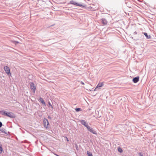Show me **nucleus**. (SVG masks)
<instances>
[{
  "label": "nucleus",
  "mask_w": 156,
  "mask_h": 156,
  "mask_svg": "<svg viewBox=\"0 0 156 156\" xmlns=\"http://www.w3.org/2000/svg\"><path fill=\"white\" fill-rule=\"evenodd\" d=\"M92 128L91 127L89 126L87 128V129L89 131V130H90Z\"/></svg>",
  "instance_id": "obj_19"
},
{
  "label": "nucleus",
  "mask_w": 156,
  "mask_h": 156,
  "mask_svg": "<svg viewBox=\"0 0 156 156\" xmlns=\"http://www.w3.org/2000/svg\"><path fill=\"white\" fill-rule=\"evenodd\" d=\"M134 34H137V32L136 31H135V32H134Z\"/></svg>",
  "instance_id": "obj_24"
},
{
  "label": "nucleus",
  "mask_w": 156,
  "mask_h": 156,
  "mask_svg": "<svg viewBox=\"0 0 156 156\" xmlns=\"http://www.w3.org/2000/svg\"><path fill=\"white\" fill-rule=\"evenodd\" d=\"M118 151L120 152H122L123 151L122 149L120 147H118Z\"/></svg>",
  "instance_id": "obj_16"
},
{
  "label": "nucleus",
  "mask_w": 156,
  "mask_h": 156,
  "mask_svg": "<svg viewBox=\"0 0 156 156\" xmlns=\"http://www.w3.org/2000/svg\"><path fill=\"white\" fill-rule=\"evenodd\" d=\"M3 151V149L2 145L0 144V154H1Z\"/></svg>",
  "instance_id": "obj_15"
},
{
  "label": "nucleus",
  "mask_w": 156,
  "mask_h": 156,
  "mask_svg": "<svg viewBox=\"0 0 156 156\" xmlns=\"http://www.w3.org/2000/svg\"><path fill=\"white\" fill-rule=\"evenodd\" d=\"M128 7H129V8H131V7H130H130L128 6Z\"/></svg>",
  "instance_id": "obj_28"
},
{
  "label": "nucleus",
  "mask_w": 156,
  "mask_h": 156,
  "mask_svg": "<svg viewBox=\"0 0 156 156\" xmlns=\"http://www.w3.org/2000/svg\"><path fill=\"white\" fill-rule=\"evenodd\" d=\"M80 122L82 125L84 126L85 125V124L86 123L85 120L83 119L80 120Z\"/></svg>",
  "instance_id": "obj_11"
},
{
  "label": "nucleus",
  "mask_w": 156,
  "mask_h": 156,
  "mask_svg": "<svg viewBox=\"0 0 156 156\" xmlns=\"http://www.w3.org/2000/svg\"><path fill=\"white\" fill-rule=\"evenodd\" d=\"M87 154L88 155V156H93V155L92 153L89 151H87Z\"/></svg>",
  "instance_id": "obj_14"
},
{
  "label": "nucleus",
  "mask_w": 156,
  "mask_h": 156,
  "mask_svg": "<svg viewBox=\"0 0 156 156\" xmlns=\"http://www.w3.org/2000/svg\"><path fill=\"white\" fill-rule=\"evenodd\" d=\"M101 20L102 23L104 25H105L107 24L108 22L106 20L105 18H102Z\"/></svg>",
  "instance_id": "obj_7"
},
{
  "label": "nucleus",
  "mask_w": 156,
  "mask_h": 156,
  "mask_svg": "<svg viewBox=\"0 0 156 156\" xmlns=\"http://www.w3.org/2000/svg\"><path fill=\"white\" fill-rule=\"evenodd\" d=\"M39 100L44 105H45V102H44L43 99L41 97L39 99Z\"/></svg>",
  "instance_id": "obj_12"
},
{
  "label": "nucleus",
  "mask_w": 156,
  "mask_h": 156,
  "mask_svg": "<svg viewBox=\"0 0 156 156\" xmlns=\"http://www.w3.org/2000/svg\"><path fill=\"white\" fill-rule=\"evenodd\" d=\"M66 139H67V141H69L68 139L67 138V137H66Z\"/></svg>",
  "instance_id": "obj_25"
},
{
  "label": "nucleus",
  "mask_w": 156,
  "mask_h": 156,
  "mask_svg": "<svg viewBox=\"0 0 156 156\" xmlns=\"http://www.w3.org/2000/svg\"><path fill=\"white\" fill-rule=\"evenodd\" d=\"M30 86L32 91L34 93L35 91L36 87L34 86V83L33 82H30Z\"/></svg>",
  "instance_id": "obj_4"
},
{
  "label": "nucleus",
  "mask_w": 156,
  "mask_h": 156,
  "mask_svg": "<svg viewBox=\"0 0 156 156\" xmlns=\"http://www.w3.org/2000/svg\"><path fill=\"white\" fill-rule=\"evenodd\" d=\"M139 155L140 156H144L143 155V154L141 153H139Z\"/></svg>",
  "instance_id": "obj_22"
},
{
  "label": "nucleus",
  "mask_w": 156,
  "mask_h": 156,
  "mask_svg": "<svg viewBox=\"0 0 156 156\" xmlns=\"http://www.w3.org/2000/svg\"><path fill=\"white\" fill-rule=\"evenodd\" d=\"M75 111L76 112H78L81 110V109L80 108H76L75 109Z\"/></svg>",
  "instance_id": "obj_13"
},
{
  "label": "nucleus",
  "mask_w": 156,
  "mask_h": 156,
  "mask_svg": "<svg viewBox=\"0 0 156 156\" xmlns=\"http://www.w3.org/2000/svg\"><path fill=\"white\" fill-rule=\"evenodd\" d=\"M139 76L135 77L133 79V81L135 83H136L139 81Z\"/></svg>",
  "instance_id": "obj_8"
},
{
  "label": "nucleus",
  "mask_w": 156,
  "mask_h": 156,
  "mask_svg": "<svg viewBox=\"0 0 156 156\" xmlns=\"http://www.w3.org/2000/svg\"><path fill=\"white\" fill-rule=\"evenodd\" d=\"M44 126L45 128L47 129L48 128L49 122L47 119L44 118L43 121Z\"/></svg>",
  "instance_id": "obj_3"
},
{
  "label": "nucleus",
  "mask_w": 156,
  "mask_h": 156,
  "mask_svg": "<svg viewBox=\"0 0 156 156\" xmlns=\"http://www.w3.org/2000/svg\"><path fill=\"white\" fill-rule=\"evenodd\" d=\"M104 85V83L103 82H102L101 83H99L95 87L94 89V90H98V89H99L100 88L102 87Z\"/></svg>",
  "instance_id": "obj_6"
},
{
  "label": "nucleus",
  "mask_w": 156,
  "mask_h": 156,
  "mask_svg": "<svg viewBox=\"0 0 156 156\" xmlns=\"http://www.w3.org/2000/svg\"><path fill=\"white\" fill-rule=\"evenodd\" d=\"M89 131L90 132L93 134H97L96 131L94 129L92 128L90 130H89Z\"/></svg>",
  "instance_id": "obj_9"
},
{
  "label": "nucleus",
  "mask_w": 156,
  "mask_h": 156,
  "mask_svg": "<svg viewBox=\"0 0 156 156\" xmlns=\"http://www.w3.org/2000/svg\"><path fill=\"white\" fill-rule=\"evenodd\" d=\"M4 69V70L5 71V73L8 76H11V74L10 72V69L8 66H5Z\"/></svg>",
  "instance_id": "obj_5"
},
{
  "label": "nucleus",
  "mask_w": 156,
  "mask_h": 156,
  "mask_svg": "<svg viewBox=\"0 0 156 156\" xmlns=\"http://www.w3.org/2000/svg\"><path fill=\"white\" fill-rule=\"evenodd\" d=\"M48 104L51 107V108H53V106L49 102L48 103Z\"/></svg>",
  "instance_id": "obj_18"
},
{
  "label": "nucleus",
  "mask_w": 156,
  "mask_h": 156,
  "mask_svg": "<svg viewBox=\"0 0 156 156\" xmlns=\"http://www.w3.org/2000/svg\"><path fill=\"white\" fill-rule=\"evenodd\" d=\"M81 83L82 84V85H83V84H84V83L82 81H81Z\"/></svg>",
  "instance_id": "obj_23"
},
{
  "label": "nucleus",
  "mask_w": 156,
  "mask_h": 156,
  "mask_svg": "<svg viewBox=\"0 0 156 156\" xmlns=\"http://www.w3.org/2000/svg\"><path fill=\"white\" fill-rule=\"evenodd\" d=\"M0 130L2 131V132L3 133H6L5 131V129L3 128H2Z\"/></svg>",
  "instance_id": "obj_17"
},
{
  "label": "nucleus",
  "mask_w": 156,
  "mask_h": 156,
  "mask_svg": "<svg viewBox=\"0 0 156 156\" xmlns=\"http://www.w3.org/2000/svg\"><path fill=\"white\" fill-rule=\"evenodd\" d=\"M55 155H56L57 156H58V155H57V154H55Z\"/></svg>",
  "instance_id": "obj_27"
},
{
  "label": "nucleus",
  "mask_w": 156,
  "mask_h": 156,
  "mask_svg": "<svg viewBox=\"0 0 156 156\" xmlns=\"http://www.w3.org/2000/svg\"><path fill=\"white\" fill-rule=\"evenodd\" d=\"M48 118L49 119H51V117L50 116H48Z\"/></svg>",
  "instance_id": "obj_26"
},
{
  "label": "nucleus",
  "mask_w": 156,
  "mask_h": 156,
  "mask_svg": "<svg viewBox=\"0 0 156 156\" xmlns=\"http://www.w3.org/2000/svg\"><path fill=\"white\" fill-rule=\"evenodd\" d=\"M84 126L85 127H86L87 128V127L89 126H88V123H86L85 124V125H84Z\"/></svg>",
  "instance_id": "obj_20"
},
{
  "label": "nucleus",
  "mask_w": 156,
  "mask_h": 156,
  "mask_svg": "<svg viewBox=\"0 0 156 156\" xmlns=\"http://www.w3.org/2000/svg\"><path fill=\"white\" fill-rule=\"evenodd\" d=\"M2 125V123L1 122H0V128H1Z\"/></svg>",
  "instance_id": "obj_21"
},
{
  "label": "nucleus",
  "mask_w": 156,
  "mask_h": 156,
  "mask_svg": "<svg viewBox=\"0 0 156 156\" xmlns=\"http://www.w3.org/2000/svg\"><path fill=\"white\" fill-rule=\"evenodd\" d=\"M69 4L73 5L76 6H79L81 7H84V6L82 4L78 3L75 2L73 0L70 1L69 3Z\"/></svg>",
  "instance_id": "obj_2"
},
{
  "label": "nucleus",
  "mask_w": 156,
  "mask_h": 156,
  "mask_svg": "<svg viewBox=\"0 0 156 156\" xmlns=\"http://www.w3.org/2000/svg\"><path fill=\"white\" fill-rule=\"evenodd\" d=\"M144 35L147 38V39H149L151 38V36L150 35H148V34L146 33H144Z\"/></svg>",
  "instance_id": "obj_10"
},
{
  "label": "nucleus",
  "mask_w": 156,
  "mask_h": 156,
  "mask_svg": "<svg viewBox=\"0 0 156 156\" xmlns=\"http://www.w3.org/2000/svg\"><path fill=\"white\" fill-rule=\"evenodd\" d=\"M0 112L2 115L9 117L10 118H13L15 117V115L11 112H8L5 111H2Z\"/></svg>",
  "instance_id": "obj_1"
}]
</instances>
